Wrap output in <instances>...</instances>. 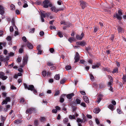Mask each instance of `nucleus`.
<instances>
[{"label": "nucleus", "mask_w": 126, "mask_h": 126, "mask_svg": "<svg viewBox=\"0 0 126 126\" xmlns=\"http://www.w3.org/2000/svg\"><path fill=\"white\" fill-rule=\"evenodd\" d=\"M76 38L78 40H80L82 39V37H81L79 35H77Z\"/></svg>", "instance_id": "obj_35"}, {"label": "nucleus", "mask_w": 126, "mask_h": 126, "mask_svg": "<svg viewBox=\"0 0 126 126\" xmlns=\"http://www.w3.org/2000/svg\"><path fill=\"white\" fill-rule=\"evenodd\" d=\"M14 53L12 52H11L8 54L9 56H14Z\"/></svg>", "instance_id": "obj_52"}, {"label": "nucleus", "mask_w": 126, "mask_h": 126, "mask_svg": "<svg viewBox=\"0 0 126 126\" xmlns=\"http://www.w3.org/2000/svg\"><path fill=\"white\" fill-rule=\"evenodd\" d=\"M7 102L5 99L1 103V104L2 105L4 104H7Z\"/></svg>", "instance_id": "obj_46"}, {"label": "nucleus", "mask_w": 126, "mask_h": 126, "mask_svg": "<svg viewBox=\"0 0 126 126\" xmlns=\"http://www.w3.org/2000/svg\"><path fill=\"white\" fill-rule=\"evenodd\" d=\"M60 92L59 90H57L56 91L54 94V95L57 96L58 95L60 94Z\"/></svg>", "instance_id": "obj_41"}, {"label": "nucleus", "mask_w": 126, "mask_h": 126, "mask_svg": "<svg viewBox=\"0 0 126 126\" xmlns=\"http://www.w3.org/2000/svg\"><path fill=\"white\" fill-rule=\"evenodd\" d=\"M81 100L77 98L76 99L75 102H76L77 104H79L81 102Z\"/></svg>", "instance_id": "obj_34"}, {"label": "nucleus", "mask_w": 126, "mask_h": 126, "mask_svg": "<svg viewBox=\"0 0 126 126\" xmlns=\"http://www.w3.org/2000/svg\"><path fill=\"white\" fill-rule=\"evenodd\" d=\"M22 40L25 42H26L27 41L26 38L25 36H23L22 37Z\"/></svg>", "instance_id": "obj_62"}, {"label": "nucleus", "mask_w": 126, "mask_h": 126, "mask_svg": "<svg viewBox=\"0 0 126 126\" xmlns=\"http://www.w3.org/2000/svg\"><path fill=\"white\" fill-rule=\"evenodd\" d=\"M117 30L119 33H122L123 31V28L119 26L118 27Z\"/></svg>", "instance_id": "obj_17"}, {"label": "nucleus", "mask_w": 126, "mask_h": 126, "mask_svg": "<svg viewBox=\"0 0 126 126\" xmlns=\"http://www.w3.org/2000/svg\"><path fill=\"white\" fill-rule=\"evenodd\" d=\"M0 117L1 118V122H3V124H4V122L6 118L5 117H3L2 115H1Z\"/></svg>", "instance_id": "obj_24"}, {"label": "nucleus", "mask_w": 126, "mask_h": 126, "mask_svg": "<svg viewBox=\"0 0 126 126\" xmlns=\"http://www.w3.org/2000/svg\"><path fill=\"white\" fill-rule=\"evenodd\" d=\"M50 9L53 12L57 13L58 12V8H56L54 6L52 7Z\"/></svg>", "instance_id": "obj_12"}, {"label": "nucleus", "mask_w": 126, "mask_h": 126, "mask_svg": "<svg viewBox=\"0 0 126 126\" xmlns=\"http://www.w3.org/2000/svg\"><path fill=\"white\" fill-rule=\"evenodd\" d=\"M77 121L78 123H84L85 122L83 121V119H81L79 118H78L77 120Z\"/></svg>", "instance_id": "obj_13"}, {"label": "nucleus", "mask_w": 126, "mask_h": 126, "mask_svg": "<svg viewBox=\"0 0 126 126\" xmlns=\"http://www.w3.org/2000/svg\"><path fill=\"white\" fill-rule=\"evenodd\" d=\"M4 57L2 55H0V61L1 62H4Z\"/></svg>", "instance_id": "obj_30"}, {"label": "nucleus", "mask_w": 126, "mask_h": 126, "mask_svg": "<svg viewBox=\"0 0 126 126\" xmlns=\"http://www.w3.org/2000/svg\"><path fill=\"white\" fill-rule=\"evenodd\" d=\"M105 86L103 83H100L99 85V88L100 89H102L105 88Z\"/></svg>", "instance_id": "obj_23"}, {"label": "nucleus", "mask_w": 126, "mask_h": 126, "mask_svg": "<svg viewBox=\"0 0 126 126\" xmlns=\"http://www.w3.org/2000/svg\"><path fill=\"white\" fill-rule=\"evenodd\" d=\"M28 57L27 55H26L23 58L22 61V65H20V66L21 67H24L25 65V64H26L27 63Z\"/></svg>", "instance_id": "obj_3"}, {"label": "nucleus", "mask_w": 126, "mask_h": 126, "mask_svg": "<svg viewBox=\"0 0 126 126\" xmlns=\"http://www.w3.org/2000/svg\"><path fill=\"white\" fill-rule=\"evenodd\" d=\"M57 34L60 37H63V33L60 31L58 32Z\"/></svg>", "instance_id": "obj_22"}, {"label": "nucleus", "mask_w": 126, "mask_h": 126, "mask_svg": "<svg viewBox=\"0 0 126 126\" xmlns=\"http://www.w3.org/2000/svg\"><path fill=\"white\" fill-rule=\"evenodd\" d=\"M100 109L99 108H96L94 109V112L96 114H97L100 111Z\"/></svg>", "instance_id": "obj_14"}, {"label": "nucleus", "mask_w": 126, "mask_h": 126, "mask_svg": "<svg viewBox=\"0 0 126 126\" xmlns=\"http://www.w3.org/2000/svg\"><path fill=\"white\" fill-rule=\"evenodd\" d=\"M114 106L112 104L109 105L108 106V108L109 109L111 110H114Z\"/></svg>", "instance_id": "obj_29"}, {"label": "nucleus", "mask_w": 126, "mask_h": 126, "mask_svg": "<svg viewBox=\"0 0 126 126\" xmlns=\"http://www.w3.org/2000/svg\"><path fill=\"white\" fill-rule=\"evenodd\" d=\"M74 93H71L70 94H69L66 95V97L67 98L70 99L69 100L71 101L72 100L71 99L72 97L74 96Z\"/></svg>", "instance_id": "obj_9"}, {"label": "nucleus", "mask_w": 126, "mask_h": 126, "mask_svg": "<svg viewBox=\"0 0 126 126\" xmlns=\"http://www.w3.org/2000/svg\"><path fill=\"white\" fill-rule=\"evenodd\" d=\"M11 88L12 90H15L16 89V88L13 85H12L11 86Z\"/></svg>", "instance_id": "obj_58"}, {"label": "nucleus", "mask_w": 126, "mask_h": 126, "mask_svg": "<svg viewBox=\"0 0 126 126\" xmlns=\"http://www.w3.org/2000/svg\"><path fill=\"white\" fill-rule=\"evenodd\" d=\"M6 40L8 41L9 42H11L12 40L11 37L9 36H8L6 38Z\"/></svg>", "instance_id": "obj_38"}, {"label": "nucleus", "mask_w": 126, "mask_h": 126, "mask_svg": "<svg viewBox=\"0 0 126 126\" xmlns=\"http://www.w3.org/2000/svg\"><path fill=\"white\" fill-rule=\"evenodd\" d=\"M65 68L66 70H68L71 69V67L70 66L68 65L66 66L65 67Z\"/></svg>", "instance_id": "obj_42"}, {"label": "nucleus", "mask_w": 126, "mask_h": 126, "mask_svg": "<svg viewBox=\"0 0 126 126\" xmlns=\"http://www.w3.org/2000/svg\"><path fill=\"white\" fill-rule=\"evenodd\" d=\"M24 88L25 89H27L29 90L33 91V93L35 94L37 93V90L34 88V86L32 85H28L26 83H24Z\"/></svg>", "instance_id": "obj_1"}, {"label": "nucleus", "mask_w": 126, "mask_h": 126, "mask_svg": "<svg viewBox=\"0 0 126 126\" xmlns=\"http://www.w3.org/2000/svg\"><path fill=\"white\" fill-rule=\"evenodd\" d=\"M100 65V64L99 63H98L97 64L92 66V68L93 69H95L96 68H98Z\"/></svg>", "instance_id": "obj_16"}, {"label": "nucleus", "mask_w": 126, "mask_h": 126, "mask_svg": "<svg viewBox=\"0 0 126 126\" xmlns=\"http://www.w3.org/2000/svg\"><path fill=\"white\" fill-rule=\"evenodd\" d=\"M35 29L34 28L30 29V30L29 32L31 33H34L35 31Z\"/></svg>", "instance_id": "obj_33"}, {"label": "nucleus", "mask_w": 126, "mask_h": 126, "mask_svg": "<svg viewBox=\"0 0 126 126\" xmlns=\"http://www.w3.org/2000/svg\"><path fill=\"white\" fill-rule=\"evenodd\" d=\"M34 123L35 126H39V122L38 120H35L34 122Z\"/></svg>", "instance_id": "obj_26"}, {"label": "nucleus", "mask_w": 126, "mask_h": 126, "mask_svg": "<svg viewBox=\"0 0 126 126\" xmlns=\"http://www.w3.org/2000/svg\"><path fill=\"white\" fill-rule=\"evenodd\" d=\"M8 78L7 76H5L4 73L2 72H0V78L3 80H6Z\"/></svg>", "instance_id": "obj_7"}, {"label": "nucleus", "mask_w": 126, "mask_h": 126, "mask_svg": "<svg viewBox=\"0 0 126 126\" xmlns=\"http://www.w3.org/2000/svg\"><path fill=\"white\" fill-rule=\"evenodd\" d=\"M95 121L96 123L98 125L100 123L99 120L97 119L96 118L95 119Z\"/></svg>", "instance_id": "obj_57"}, {"label": "nucleus", "mask_w": 126, "mask_h": 126, "mask_svg": "<svg viewBox=\"0 0 126 126\" xmlns=\"http://www.w3.org/2000/svg\"><path fill=\"white\" fill-rule=\"evenodd\" d=\"M90 79L92 81H94V77L93 75L92 74H90Z\"/></svg>", "instance_id": "obj_27"}, {"label": "nucleus", "mask_w": 126, "mask_h": 126, "mask_svg": "<svg viewBox=\"0 0 126 126\" xmlns=\"http://www.w3.org/2000/svg\"><path fill=\"white\" fill-rule=\"evenodd\" d=\"M79 56L78 53V52H76V54L74 57V59L75 60L74 63L78 62L79 59Z\"/></svg>", "instance_id": "obj_8"}, {"label": "nucleus", "mask_w": 126, "mask_h": 126, "mask_svg": "<svg viewBox=\"0 0 126 126\" xmlns=\"http://www.w3.org/2000/svg\"><path fill=\"white\" fill-rule=\"evenodd\" d=\"M122 10H118V13H116V14L113 15L114 17H116L118 20H120L122 19V15H123Z\"/></svg>", "instance_id": "obj_2"}, {"label": "nucleus", "mask_w": 126, "mask_h": 126, "mask_svg": "<svg viewBox=\"0 0 126 126\" xmlns=\"http://www.w3.org/2000/svg\"><path fill=\"white\" fill-rule=\"evenodd\" d=\"M57 110L56 109H53L52 110V112L53 113H56L57 112Z\"/></svg>", "instance_id": "obj_60"}, {"label": "nucleus", "mask_w": 126, "mask_h": 126, "mask_svg": "<svg viewBox=\"0 0 126 126\" xmlns=\"http://www.w3.org/2000/svg\"><path fill=\"white\" fill-rule=\"evenodd\" d=\"M66 95V94H63V95H61V96L60 97V102H61V103H63V101H64V99L62 97H63L65 96Z\"/></svg>", "instance_id": "obj_18"}, {"label": "nucleus", "mask_w": 126, "mask_h": 126, "mask_svg": "<svg viewBox=\"0 0 126 126\" xmlns=\"http://www.w3.org/2000/svg\"><path fill=\"white\" fill-rule=\"evenodd\" d=\"M20 103L22 104H24V98H21V99H20Z\"/></svg>", "instance_id": "obj_49"}, {"label": "nucleus", "mask_w": 126, "mask_h": 126, "mask_svg": "<svg viewBox=\"0 0 126 126\" xmlns=\"http://www.w3.org/2000/svg\"><path fill=\"white\" fill-rule=\"evenodd\" d=\"M46 74L47 72L46 71H43L42 75L44 77H45L46 76Z\"/></svg>", "instance_id": "obj_45"}, {"label": "nucleus", "mask_w": 126, "mask_h": 126, "mask_svg": "<svg viewBox=\"0 0 126 126\" xmlns=\"http://www.w3.org/2000/svg\"><path fill=\"white\" fill-rule=\"evenodd\" d=\"M69 118L70 119H75V116L74 115H69Z\"/></svg>", "instance_id": "obj_36"}, {"label": "nucleus", "mask_w": 126, "mask_h": 126, "mask_svg": "<svg viewBox=\"0 0 126 126\" xmlns=\"http://www.w3.org/2000/svg\"><path fill=\"white\" fill-rule=\"evenodd\" d=\"M37 50H41V46L40 45H39L37 47Z\"/></svg>", "instance_id": "obj_53"}, {"label": "nucleus", "mask_w": 126, "mask_h": 126, "mask_svg": "<svg viewBox=\"0 0 126 126\" xmlns=\"http://www.w3.org/2000/svg\"><path fill=\"white\" fill-rule=\"evenodd\" d=\"M49 51L51 53H52L54 51V49L53 48H50Z\"/></svg>", "instance_id": "obj_64"}, {"label": "nucleus", "mask_w": 126, "mask_h": 126, "mask_svg": "<svg viewBox=\"0 0 126 126\" xmlns=\"http://www.w3.org/2000/svg\"><path fill=\"white\" fill-rule=\"evenodd\" d=\"M68 119L67 118H64L63 120V123L64 124H66L68 122Z\"/></svg>", "instance_id": "obj_48"}, {"label": "nucleus", "mask_w": 126, "mask_h": 126, "mask_svg": "<svg viewBox=\"0 0 126 126\" xmlns=\"http://www.w3.org/2000/svg\"><path fill=\"white\" fill-rule=\"evenodd\" d=\"M84 101L86 103H88L89 102V99L88 97L86 96H84L83 97Z\"/></svg>", "instance_id": "obj_15"}, {"label": "nucleus", "mask_w": 126, "mask_h": 126, "mask_svg": "<svg viewBox=\"0 0 126 126\" xmlns=\"http://www.w3.org/2000/svg\"><path fill=\"white\" fill-rule=\"evenodd\" d=\"M66 80L65 79H63L61 80L60 81V83L61 84H63L65 82Z\"/></svg>", "instance_id": "obj_43"}, {"label": "nucleus", "mask_w": 126, "mask_h": 126, "mask_svg": "<svg viewBox=\"0 0 126 126\" xmlns=\"http://www.w3.org/2000/svg\"><path fill=\"white\" fill-rule=\"evenodd\" d=\"M27 46L28 48L30 49H32L33 48V46L32 44L30 43H28L27 44Z\"/></svg>", "instance_id": "obj_19"}, {"label": "nucleus", "mask_w": 126, "mask_h": 126, "mask_svg": "<svg viewBox=\"0 0 126 126\" xmlns=\"http://www.w3.org/2000/svg\"><path fill=\"white\" fill-rule=\"evenodd\" d=\"M9 57L8 56H7L6 57L4 58L5 62L8 61L9 59Z\"/></svg>", "instance_id": "obj_55"}, {"label": "nucleus", "mask_w": 126, "mask_h": 126, "mask_svg": "<svg viewBox=\"0 0 126 126\" xmlns=\"http://www.w3.org/2000/svg\"><path fill=\"white\" fill-rule=\"evenodd\" d=\"M49 1L47 0H45L43 2V6L45 8H47L48 6L51 7V4H49Z\"/></svg>", "instance_id": "obj_4"}, {"label": "nucleus", "mask_w": 126, "mask_h": 126, "mask_svg": "<svg viewBox=\"0 0 126 126\" xmlns=\"http://www.w3.org/2000/svg\"><path fill=\"white\" fill-rule=\"evenodd\" d=\"M118 68H116L115 69H114L113 71H112V73H118Z\"/></svg>", "instance_id": "obj_44"}, {"label": "nucleus", "mask_w": 126, "mask_h": 126, "mask_svg": "<svg viewBox=\"0 0 126 126\" xmlns=\"http://www.w3.org/2000/svg\"><path fill=\"white\" fill-rule=\"evenodd\" d=\"M55 79L57 80H58L60 79V77L59 74H57L55 75L54 77Z\"/></svg>", "instance_id": "obj_31"}, {"label": "nucleus", "mask_w": 126, "mask_h": 126, "mask_svg": "<svg viewBox=\"0 0 126 126\" xmlns=\"http://www.w3.org/2000/svg\"><path fill=\"white\" fill-rule=\"evenodd\" d=\"M22 60V58L21 57L18 56L17 60L16 61L17 62L19 63Z\"/></svg>", "instance_id": "obj_39"}, {"label": "nucleus", "mask_w": 126, "mask_h": 126, "mask_svg": "<svg viewBox=\"0 0 126 126\" xmlns=\"http://www.w3.org/2000/svg\"><path fill=\"white\" fill-rule=\"evenodd\" d=\"M14 31V29L12 26H11L10 28V31L11 32H13Z\"/></svg>", "instance_id": "obj_51"}, {"label": "nucleus", "mask_w": 126, "mask_h": 126, "mask_svg": "<svg viewBox=\"0 0 126 126\" xmlns=\"http://www.w3.org/2000/svg\"><path fill=\"white\" fill-rule=\"evenodd\" d=\"M33 112L35 114L36 113V110L35 109H34L32 108H29L27 109L26 111V113H29L31 114Z\"/></svg>", "instance_id": "obj_5"}, {"label": "nucleus", "mask_w": 126, "mask_h": 126, "mask_svg": "<svg viewBox=\"0 0 126 126\" xmlns=\"http://www.w3.org/2000/svg\"><path fill=\"white\" fill-rule=\"evenodd\" d=\"M117 111L118 113L119 114H121L122 112L120 109H117Z\"/></svg>", "instance_id": "obj_54"}, {"label": "nucleus", "mask_w": 126, "mask_h": 126, "mask_svg": "<svg viewBox=\"0 0 126 126\" xmlns=\"http://www.w3.org/2000/svg\"><path fill=\"white\" fill-rule=\"evenodd\" d=\"M10 8L11 10H14L15 9V7L14 5L12 4L10 5Z\"/></svg>", "instance_id": "obj_25"}, {"label": "nucleus", "mask_w": 126, "mask_h": 126, "mask_svg": "<svg viewBox=\"0 0 126 126\" xmlns=\"http://www.w3.org/2000/svg\"><path fill=\"white\" fill-rule=\"evenodd\" d=\"M46 119L45 117H42L40 118V121L41 122H43L45 121Z\"/></svg>", "instance_id": "obj_28"}, {"label": "nucleus", "mask_w": 126, "mask_h": 126, "mask_svg": "<svg viewBox=\"0 0 126 126\" xmlns=\"http://www.w3.org/2000/svg\"><path fill=\"white\" fill-rule=\"evenodd\" d=\"M4 8L2 5H0V14L3 15L4 13Z\"/></svg>", "instance_id": "obj_10"}, {"label": "nucleus", "mask_w": 126, "mask_h": 126, "mask_svg": "<svg viewBox=\"0 0 126 126\" xmlns=\"http://www.w3.org/2000/svg\"><path fill=\"white\" fill-rule=\"evenodd\" d=\"M68 40L70 42H71L72 41H74L75 39L73 37H70L69 38Z\"/></svg>", "instance_id": "obj_32"}, {"label": "nucleus", "mask_w": 126, "mask_h": 126, "mask_svg": "<svg viewBox=\"0 0 126 126\" xmlns=\"http://www.w3.org/2000/svg\"><path fill=\"white\" fill-rule=\"evenodd\" d=\"M122 79L123 80V83L124 84L126 81V75H123Z\"/></svg>", "instance_id": "obj_20"}, {"label": "nucleus", "mask_w": 126, "mask_h": 126, "mask_svg": "<svg viewBox=\"0 0 126 126\" xmlns=\"http://www.w3.org/2000/svg\"><path fill=\"white\" fill-rule=\"evenodd\" d=\"M101 100V98L100 97H98L97 98V100L96 101L98 102V103H99Z\"/></svg>", "instance_id": "obj_56"}, {"label": "nucleus", "mask_w": 126, "mask_h": 126, "mask_svg": "<svg viewBox=\"0 0 126 126\" xmlns=\"http://www.w3.org/2000/svg\"><path fill=\"white\" fill-rule=\"evenodd\" d=\"M39 34L41 36H42L44 34V32L43 31H41L40 32Z\"/></svg>", "instance_id": "obj_61"}, {"label": "nucleus", "mask_w": 126, "mask_h": 126, "mask_svg": "<svg viewBox=\"0 0 126 126\" xmlns=\"http://www.w3.org/2000/svg\"><path fill=\"white\" fill-rule=\"evenodd\" d=\"M47 65L48 66H51L54 65V64L50 62L49 61L47 63Z\"/></svg>", "instance_id": "obj_21"}, {"label": "nucleus", "mask_w": 126, "mask_h": 126, "mask_svg": "<svg viewBox=\"0 0 126 126\" xmlns=\"http://www.w3.org/2000/svg\"><path fill=\"white\" fill-rule=\"evenodd\" d=\"M80 105L82 106H83L84 107H86V105L85 104L84 102H82L81 104Z\"/></svg>", "instance_id": "obj_59"}, {"label": "nucleus", "mask_w": 126, "mask_h": 126, "mask_svg": "<svg viewBox=\"0 0 126 126\" xmlns=\"http://www.w3.org/2000/svg\"><path fill=\"white\" fill-rule=\"evenodd\" d=\"M41 14L40 15L41 17H42L43 18H45L46 16V13H44L42 12H41Z\"/></svg>", "instance_id": "obj_37"}, {"label": "nucleus", "mask_w": 126, "mask_h": 126, "mask_svg": "<svg viewBox=\"0 0 126 126\" xmlns=\"http://www.w3.org/2000/svg\"><path fill=\"white\" fill-rule=\"evenodd\" d=\"M79 2L80 5L82 9H84L86 7L88 4L86 2L82 0H80Z\"/></svg>", "instance_id": "obj_6"}, {"label": "nucleus", "mask_w": 126, "mask_h": 126, "mask_svg": "<svg viewBox=\"0 0 126 126\" xmlns=\"http://www.w3.org/2000/svg\"><path fill=\"white\" fill-rule=\"evenodd\" d=\"M21 123V121L20 120H16L14 121V123L16 124H19Z\"/></svg>", "instance_id": "obj_40"}, {"label": "nucleus", "mask_w": 126, "mask_h": 126, "mask_svg": "<svg viewBox=\"0 0 126 126\" xmlns=\"http://www.w3.org/2000/svg\"><path fill=\"white\" fill-rule=\"evenodd\" d=\"M85 42L84 41L77 42H76V44L77 45L83 46H84L85 45Z\"/></svg>", "instance_id": "obj_11"}, {"label": "nucleus", "mask_w": 126, "mask_h": 126, "mask_svg": "<svg viewBox=\"0 0 126 126\" xmlns=\"http://www.w3.org/2000/svg\"><path fill=\"white\" fill-rule=\"evenodd\" d=\"M49 28L51 30L52 29H53L54 30H55L56 29V28L55 26H52L51 25H50L49 27Z\"/></svg>", "instance_id": "obj_50"}, {"label": "nucleus", "mask_w": 126, "mask_h": 126, "mask_svg": "<svg viewBox=\"0 0 126 126\" xmlns=\"http://www.w3.org/2000/svg\"><path fill=\"white\" fill-rule=\"evenodd\" d=\"M5 100L7 102H10L11 101L10 98L9 97H6Z\"/></svg>", "instance_id": "obj_47"}, {"label": "nucleus", "mask_w": 126, "mask_h": 126, "mask_svg": "<svg viewBox=\"0 0 126 126\" xmlns=\"http://www.w3.org/2000/svg\"><path fill=\"white\" fill-rule=\"evenodd\" d=\"M7 93L6 92H3L2 93V95L3 97H5L6 96Z\"/></svg>", "instance_id": "obj_63"}]
</instances>
